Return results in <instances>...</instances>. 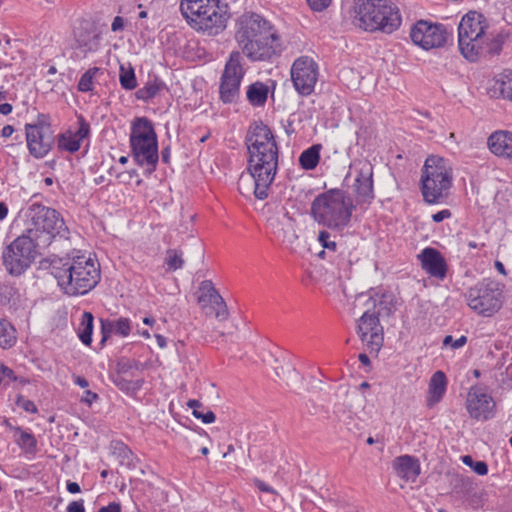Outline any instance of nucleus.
<instances>
[{
  "label": "nucleus",
  "mask_w": 512,
  "mask_h": 512,
  "mask_svg": "<svg viewBox=\"0 0 512 512\" xmlns=\"http://www.w3.org/2000/svg\"><path fill=\"white\" fill-rule=\"evenodd\" d=\"M171 149L169 146L164 147L161 152L162 162L168 164L170 162Z\"/></svg>",
  "instance_id": "59"
},
{
  "label": "nucleus",
  "mask_w": 512,
  "mask_h": 512,
  "mask_svg": "<svg viewBox=\"0 0 512 512\" xmlns=\"http://www.w3.org/2000/svg\"><path fill=\"white\" fill-rule=\"evenodd\" d=\"M255 486L261 491V492H265V493H270V494H276V491L274 488H272L271 486H269L268 484H266L264 481L262 480H259V479H256L255 480Z\"/></svg>",
  "instance_id": "55"
},
{
  "label": "nucleus",
  "mask_w": 512,
  "mask_h": 512,
  "mask_svg": "<svg viewBox=\"0 0 512 512\" xmlns=\"http://www.w3.org/2000/svg\"><path fill=\"white\" fill-rule=\"evenodd\" d=\"M113 383L122 391H128L131 388V381L119 375L113 378Z\"/></svg>",
  "instance_id": "51"
},
{
  "label": "nucleus",
  "mask_w": 512,
  "mask_h": 512,
  "mask_svg": "<svg viewBox=\"0 0 512 512\" xmlns=\"http://www.w3.org/2000/svg\"><path fill=\"white\" fill-rule=\"evenodd\" d=\"M467 343V337L462 335L460 338L454 340L451 335H446L443 339V347H450L451 349H459Z\"/></svg>",
  "instance_id": "46"
},
{
  "label": "nucleus",
  "mask_w": 512,
  "mask_h": 512,
  "mask_svg": "<svg viewBox=\"0 0 512 512\" xmlns=\"http://www.w3.org/2000/svg\"><path fill=\"white\" fill-rule=\"evenodd\" d=\"M26 217L29 224L24 233L42 249L49 247L56 238H69V228L60 213L53 208L32 203L27 208Z\"/></svg>",
  "instance_id": "5"
},
{
  "label": "nucleus",
  "mask_w": 512,
  "mask_h": 512,
  "mask_svg": "<svg viewBox=\"0 0 512 512\" xmlns=\"http://www.w3.org/2000/svg\"><path fill=\"white\" fill-rule=\"evenodd\" d=\"M466 408L471 418L487 421L494 418L496 403L482 387L472 386L467 395Z\"/></svg>",
  "instance_id": "18"
},
{
  "label": "nucleus",
  "mask_w": 512,
  "mask_h": 512,
  "mask_svg": "<svg viewBox=\"0 0 512 512\" xmlns=\"http://www.w3.org/2000/svg\"><path fill=\"white\" fill-rule=\"evenodd\" d=\"M17 341L16 329L6 319H0V347L11 348Z\"/></svg>",
  "instance_id": "35"
},
{
  "label": "nucleus",
  "mask_w": 512,
  "mask_h": 512,
  "mask_svg": "<svg viewBox=\"0 0 512 512\" xmlns=\"http://www.w3.org/2000/svg\"><path fill=\"white\" fill-rule=\"evenodd\" d=\"M74 383L76 385L80 386L81 388H86L89 386L88 380L82 376H75Z\"/></svg>",
  "instance_id": "60"
},
{
  "label": "nucleus",
  "mask_w": 512,
  "mask_h": 512,
  "mask_svg": "<svg viewBox=\"0 0 512 512\" xmlns=\"http://www.w3.org/2000/svg\"><path fill=\"white\" fill-rule=\"evenodd\" d=\"M8 214V207L5 203L0 202V221L4 220Z\"/></svg>",
  "instance_id": "64"
},
{
  "label": "nucleus",
  "mask_w": 512,
  "mask_h": 512,
  "mask_svg": "<svg viewBox=\"0 0 512 512\" xmlns=\"http://www.w3.org/2000/svg\"><path fill=\"white\" fill-rule=\"evenodd\" d=\"M282 228L275 231L277 237L282 238V242L284 244L292 246L294 242L298 239L294 229H293V220L288 216V212L283 210L282 213Z\"/></svg>",
  "instance_id": "33"
},
{
  "label": "nucleus",
  "mask_w": 512,
  "mask_h": 512,
  "mask_svg": "<svg viewBox=\"0 0 512 512\" xmlns=\"http://www.w3.org/2000/svg\"><path fill=\"white\" fill-rule=\"evenodd\" d=\"M67 490L71 494H76L81 491L79 484L71 481L67 482Z\"/></svg>",
  "instance_id": "58"
},
{
  "label": "nucleus",
  "mask_w": 512,
  "mask_h": 512,
  "mask_svg": "<svg viewBox=\"0 0 512 512\" xmlns=\"http://www.w3.org/2000/svg\"><path fill=\"white\" fill-rule=\"evenodd\" d=\"M356 204L344 190L334 188L314 198L311 203V216L320 225L341 232L350 223Z\"/></svg>",
  "instance_id": "3"
},
{
  "label": "nucleus",
  "mask_w": 512,
  "mask_h": 512,
  "mask_svg": "<svg viewBox=\"0 0 512 512\" xmlns=\"http://www.w3.org/2000/svg\"><path fill=\"white\" fill-rule=\"evenodd\" d=\"M130 147L134 161L151 174L159 160L158 139L153 123L147 117L136 118L131 125Z\"/></svg>",
  "instance_id": "9"
},
{
  "label": "nucleus",
  "mask_w": 512,
  "mask_h": 512,
  "mask_svg": "<svg viewBox=\"0 0 512 512\" xmlns=\"http://www.w3.org/2000/svg\"><path fill=\"white\" fill-rule=\"evenodd\" d=\"M380 316L368 308L358 321L357 333L361 340L375 351L383 345V327L380 324Z\"/></svg>",
  "instance_id": "20"
},
{
  "label": "nucleus",
  "mask_w": 512,
  "mask_h": 512,
  "mask_svg": "<svg viewBox=\"0 0 512 512\" xmlns=\"http://www.w3.org/2000/svg\"><path fill=\"white\" fill-rule=\"evenodd\" d=\"M67 512H85L83 500L71 502L67 506Z\"/></svg>",
  "instance_id": "53"
},
{
  "label": "nucleus",
  "mask_w": 512,
  "mask_h": 512,
  "mask_svg": "<svg viewBox=\"0 0 512 512\" xmlns=\"http://www.w3.org/2000/svg\"><path fill=\"white\" fill-rule=\"evenodd\" d=\"M264 39L257 37L253 40L239 42L238 45L242 53L252 62L270 61L273 57L280 55L282 45L279 35L272 33L263 36Z\"/></svg>",
  "instance_id": "13"
},
{
  "label": "nucleus",
  "mask_w": 512,
  "mask_h": 512,
  "mask_svg": "<svg viewBox=\"0 0 512 512\" xmlns=\"http://www.w3.org/2000/svg\"><path fill=\"white\" fill-rule=\"evenodd\" d=\"M468 306L477 314L491 317L502 307V290L500 284L491 279H484L471 287L465 294Z\"/></svg>",
  "instance_id": "11"
},
{
  "label": "nucleus",
  "mask_w": 512,
  "mask_h": 512,
  "mask_svg": "<svg viewBox=\"0 0 512 512\" xmlns=\"http://www.w3.org/2000/svg\"><path fill=\"white\" fill-rule=\"evenodd\" d=\"M155 338L160 348H165L167 346L166 338L163 335L156 334Z\"/></svg>",
  "instance_id": "63"
},
{
  "label": "nucleus",
  "mask_w": 512,
  "mask_h": 512,
  "mask_svg": "<svg viewBox=\"0 0 512 512\" xmlns=\"http://www.w3.org/2000/svg\"><path fill=\"white\" fill-rule=\"evenodd\" d=\"M318 241L323 249L327 250L328 253L334 254L337 251V243L331 239V234L328 231H320L318 234Z\"/></svg>",
  "instance_id": "42"
},
{
  "label": "nucleus",
  "mask_w": 512,
  "mask_h": 512,
  "mask_svg": "<svg viewBox=\"0 0 512 512\" xmlns=\"http://www.w3.org/2000/svg\"><path fill=\"white\" fill-rule=\"evenodd\" d=\"M15 380H16V377L14 375L13 370L0 362V385L1 384H9Z\"/></svg>",
  "instance_id": "47"
},
{
  "label": "nucleus",
  "mask_w": 512,
  "mask_h": 512,
  "mask_svg": "<svg viewBox=\"0 0 512 512\" xmlns=\"http://www.w3.org/2000/svg\"><path fill=\"white\" fill-rule=\"evenodd\" d=\"M14 132V127L11 125H6L2 128L1 135L5 138L10 137Z\"/></svg>",
  "instance_id": "62"
},
{
  "label": "nucleus",
  "mask_w": 512,
  "mask_h": 512,
  "mask_svg": "<svg viewBox=\"0 0 512 512\" xmlns=\"http://www.w3.org/2000/svg\"><path fill=\"white\" fill-rule=\"evenodd\" d=\"M355 12L357 26L368 32L391 34L402 23L398 6L390 0H358Z\"/></svg>",
  "instance_id": "6"
},
{
  "label": "nucleus",
  "mask_w": 512,
  "mask_h": 512,
  "mask_svg": "<svg viewBox=\"0 0 512 512\" xmlns=\"http://www.w3.org/2000/svg\"><path fill=\"white\" fill-rule=\"evenodd\" d=\"M200 295L198 304L206 315L214 316L219 321H224L229 316L226 303L214 287L211 280H204L199 285Z\"/></svg>",
  "instance_id": "17"
},
{
  "label": "nucleus",
  "mask_w": 512,
  "mask_h": 512,
  "mask_svg": "<svg viewBox=\"0 0 512 512\" xmlns=\"http://www.w3.org/2000/svg\"><path fill=\"white\" fill-rule=\"evenodd\" d=\"M25 130L29 153L36 159L44 158L54 145V131H39L29 128H25Z\"/></svg>",
  "instance_id": "22"
},
{
  "label": "nucleus",
  "mask_w": 512,
  "mask_h": 512,
  "mask_svg": "<svg viewBox=\"0 0 512 512\" xmlns=\"http://www.w3.org/2000/svg\"><path fill=\"white\" fill-rule=\"evenodd\" d=\"M17 295V289L10 284H0V299L2 302L8 303Z\"/></svg>",
  "instance_id": "45"
},
{
  "label": "nucleus",
  "mask_w": 512,
  "mask_h": 512,
  "mask_svg": "<svg viewBox=\"0 0 512 512\" xmlns=\"http://www.w3.org/2000/svg\"><path fill=\"white\" fill-rule=\"evenodd\" d=\"M124 29V19L121 16H116L111 24L113 32L121 31Z\"/></svg>",
  "instance_id": "56"
},
{
  "label": "nucleus",
  "mask_w": 512,
  "mask_h": 512,
  "mask_svg": "<svg viewBox=\"0 0 512 512\" xmlns=\"http://www.w3.org/2000/svg\"><path fill=\"white\" fill-rule=\"evenodd\" d=\"M164 262L170 271L181 269L184 265L183 252L179 249H168Z\"/></svg>",
  "instance_id": "39"
},
{
  "label": "nucleus",
  "mask_w": 512,
  "mask_h": 512,
  "mask_svg": "<svg viewBox=\"0 0 512 512\" xmlns=\"http://www.w3.org/2000/svg\"><path fill=\"white\" fill-rule=\"evenodd\" d=\"M307 3L313 11H323L330 5L331 0H307Z\"/></svg>",
  "instance_id": "49"
},
{
  "label": "nucleus",
  "mask_w": 512,
  "mask_h": 512,
  "mask_svg": "<svg viewBox=\"0 0 512 512\" xmlns=\"http://www.w3.org/2000/svg\"><path fill=\"white\" fill-rule=\"evenodd\" d=\"M100 323L102 336L100 344L102 346L110 338L111 334H115L120 337H127L129 336L132 328L130 319L125 317H120L115 320L101 318Z\"/></svg>",
  "instance_id": "25"
},
{
  "label": "nucleus",
  "mask_w": 512,
  "mask_h": 512,
  "mask_svg": "<svg viewBox=\"0 0 512 512\" xmlns=\"http://www.w3.org/2000/svg\"><path fill=\"white\" fill-rule=\"evenodd\" d=\"M15 442L26 453L35 454L37 441L33 434L23 431L20 427H14Z\"/></svg>",
  "instance_id": "34"
},
{
  "label": "nucleus",
  "mask_w": 512,
  "mask_h": 512,
  "mask_svg": "<svg viewBox=\"0 0 512 512\" xmlns=\"http://www.w3.org/2000/svg\"><path fill=\"white\" fill-rule=\"evenodd\" d=\"M98 399V394L92 392L91 390H86L84 395L81 398V402L91 405L94 401Z\"/></svg>",
  "instance_id": "54"
},
{
  "label": "nucleus",
  "mask_w": 512,
  "mask_h": 512,
  "mask_svg": "<svg viewBox=\"0 0 512 512\" xmlns=\"http://www.w3.org/2000/svg\"><path fill=\"white\" fill-rule=\"evenodd\" d=\"M471 469L481 476H484L488 473V465L485 461H475Z\"/></svg>",
  "instance_id": "50"
},
{
  "label": "nucleus",
  "mask_w": 512,
  "mask_h": 512,
  "mask_svg": "<svg viewBox=\"0 0 512 512\" xmlns=\"http://www.w3.org/2000/svg\"><path fill=\"white\" fill-rule=\"evenodd\" d=\"M17 405L20 406L22 409H24L26 412H29V413L37 412V407H36L35 403L31 400L25 399L24 397L18 398Z\"/></svg>",
  "instance_id": "48"
},
{
  "label": "nucleus",
  "mask_w": 512,
  "mask_h": 512,
  "mask_svg": "<svg viewBox=\"0 0 512 512\" xmlns=\"http://www.w3.org/2000/svg\"><path fill=\"white\" fill-rule=\"evenodd\" d=\"M166 87L165 83L154 76L150 78L143 87L137 90L136 97L142 101H149L153 99L160 91Z\"/></svg>",
  "instance_id": "30"
},
{
  "label": "nucleus",
  "mask_w": 512,
  "mask_h": 512,
  "mask_svg": "<svg viewBox=\"0 0 512 512\" xmlns=\"http://www.w3.org/2000/svg\"><path fill=\"white\" fill-rule=\"evenodd\" d=\"M453 182V170L443 157L429 156L422 168L420 190L423 200L429 204L443 203L449 196Z\"/></svg>",
  "instance_id": "7"
},
{
  "label": "nucleus",
  "mask_w": 512,
  "mask_h": 512,
  "mask_svg": "<svg viewBox=\"0 0 512 512\" xmlns=\"http://www.w3.org/2000/svg\"><path fill=\"white\" fill-rule=\"evenodd\" d=\"M396 474L407 481H415L420 474V464L417 458L410 455L397 457L393 462Z\"/></svg>",
  "instance_id": "26"
},
{
  "label": "nucleus",
  "mask_w": 512,
  "mask_h": 512,
  "mask_svg": "<svg viewBox=\"0 0 512 512\" xmlns=\"http://www.w3.org/2000/svg\"><path fill=\"white\" fill-rule=\"evenodd\" d=\"M239 51H232L220 77L219 96L225 103H234L240 95V85L245 75Z\"/></svg>",
  "instance_id": "12"
},
{
  "label": "nucleus",
  "mask_w": 512,
  "mask_h": 512,
  "mask_svg": "<svg viewBox=\"0 0 512 512\" xmlns=\"http://www.w3.org/2000/svg\"><path fill=\"white\" fill-rule=\"evenodd\" d=\"M102 73L98 67L89 68L80 78L78 82V90L80 92H90L93 90L94 78L97 74Z\"/></svg>",
  "instance_id": "40"
},
{
  "label": "nucleus",
  "mask_w": 512,
  "mask_h": 512,
  "mask_svg": "<svg viewBox=\"0 0 512 512\" xmlns=\"http://www.w3.org/2000/svg\"><path fill=\"white\" fill-rule=\"evenodd\" d=\"M487 145L494 155L512 158V132L506 130L493 132L488 138Z\"/></svg>",
  "instance_id": "24"
},
{
  "label": "nucleus",
  "mask_w": 512,
  "mask_h": 512,
  "mask_svg": "<svg viewBox=\"0 0 512 512\" xmlns=\"http://www.w3.org/2000/svg\"><path fill=\"white\" fill-rule=\"evenodd\" d=\"M25 128L36 129L39 131H53L50 123V117L47 114H39L36 122L34 124H26Z\"/></svg>",
  "instance_id": "43"
},
{
  "label": "nucleus",
  "mask_w": 512,
  "mask_h": 512,
  "mask_svg": "<svg viewBox=\"0 0 512 512\" xmlns=\"http://www.w3.org/2000/svg\"><path fill=\"white\" fill-rule=\"evenodd\" d=\"M78 123L79 128L76 132H72V135L81 144L82 140L89 135L90 125L82 116L78 118Z\"/></svg>",
  "instance_id": "44"
},
{
  "label": "nucleus",
  "mask_w": 512,
  "mask_h": 512,
  "mask_svg": "<svg viewBox=\"0 0 512 512\" xmlns=\"http://www.w3.org/2000/svg\"><path fill=\"white\" fill-rule=\"evenodd\" d=\"M410 37L415 45L429 50L443 46L447 41L448 32L443 24L419 20L412 26Z\"/></svg>",
  "instance_id": "14"
},
{
  "label": "nucleus",
  "mask_w": 512,
  "mask_h": 512,
  "mask_svg": "<svg viewBox=\"0 0 512 512\" xmlns=\"http://www.w3.org/2000/svg\"><path fill=\"white\" fill-rule=\"evenodd\" d=\"M51 273L69 296L84 295L100 281L99 263L85 255L54 259Z\"/></svg>",
  "instance_id": "2"
},
{
  "label": "nucleus",
  "mask_w": 512,
  "mask_h": 512,
  "mask_svg": "<svg viewBox=\"0 0 512 512\" xmlns=\"http://www.w3.org/2000/svg\"><path fill=\"white\" fill-rule=\"evenodd\" d=\"M321 144H314L304 150L299 156V164L305 170H313L320 161Z\"/></svg>",
  "instance_id": "32"
},
{
  "label": "nucleus",
  "mask_w": 512,
  "mask_h": 512,
  "mask_svg": "<svg viewBox=\"0 0 512 512\" xmlns=\"http://www.w3.org/2000/svg\"><path fill=\"white\" fill-rule=\"evenodd\" d=\"M357 172L354 184L353 192L355 193L354 203L364 204L371 203L374 199L373 189V165L368 160H359L354 164Z\"/></svg>",
  "instance_id": "19"
},
{
  "label": "nucleus",
  "mask_w": 512,
  "mask_h": 512,
  "mask_svg": "<svg viewBox=\"0 0 512 512\" xmlns=\"http://www.w3.org/2000/svg\"><path fill=\"white\" fill-rule=\"evenodd\" d=\"M93 321L94 317L92 313L85 311L78 328V336L81 342L87 346L92 343Z\"/></svg>",
  "instance_id": "36"
},
{
  "label": "nucleus",
  "mask_w": 512,
  "mask_h": 512,
  "mask_svg": "<svg viewBox=\"0 0 512 512\" xmlns=\"http://www.w3.org/2000/svg\"><path fill=\"white\" fill-rule=\"evenodd\" d=\"M486 19L477 11H469L465 14L458 26V45L461 54L470 62L477 61L486 52L498 53L501 49L498 43L495 48L486 47L485 31Z\"/></svg>",
  "instance_id": "8"
},
{
  "label": "nucleus",
  "mask_w": 512,
  "mask_h": 512,
  "mask_svg": "<svg viewBox=\"0 0 512 512\" xmlns=\"http://www.w3.org/2000/svg\"><path fill=\"white\" fill-rule=\"evenodd\" d=\"M180 11L192 28L209 36L222 33L230 18L228 5L220 0H181Z\"/></svg>",
  "instance_id": "4"
},
{
  "label": "nucleus",
  "mask_w": 512,
  "mask_h": 512,
  "mask_svg": "<svg viewBox=\"0 0 512 512\" xmlns=\"http://www.w3.org/2000/svg\"><path fill=\"white\" fill-rule=\"evenodd\" d=\"M41 250L43 249L23 233L3 249L2 264L7 273L19 277L31 267Z\"/></svg>",
  "instance_id": "10"
},
{
  "label": "nucleus",
  "mask_w": 512,
  "mask_h": 512,
  "mask_svg": "<svg viewBox=\"0 0 512 512\" xmlns=\"http://www.w3.org/2000/svg\"><path fill=\"white\" fill-rule=\"evenodd\" d=\"M272 33L277 32L269 21L259 14L246 13L237 21L235 39L237 43L244 42L246 40H253L257 37L264 39L263 36Z\"/></svg>",
  "instance_id": "16"
},
{
  "label": "nucleus",
  "mask_w": 512,
  "mask_h": 512,
  "mask_svg": "<svg viewBox=\"0 0 512 512\" xmlns=\"http://www.w3.org/2000/svg\"><path fill=\"white\" fill-rule=\"evenodd\" d=\"M188 407L192 409V414L195 418L200 419L205 424L213 423L216 419L214 412L211 410L202 411L203 405L200 401L191 399L187 403Z\"/></svg>",
  "instance_id": "38"
},
{
  "label": "nucleus",
  "mask_w": 512,
  "mask_h": 512,
  "mask_svg": "<svg viewBox=\"0 0 512 512\" xmlns=\"http://www.w3.org/2000/svg\"><path fill=\"white\" fill-rule=\"evenodd\" d=\"M488 92L493 98L512 102V69H504L496 74Z\"/></svg>",
  "instance_id": "23"
},
{
  "label": "nucleus",
  "mask_w": 512,
  "mask_h": 512,
  "mask_svg": "<svg viewBox=\"0 0 512 512\" xmlns=\"http://www.w3.org/2000/svg\"><path fill=\"white\" fill-rule=\"evenodd\" d=\"M452 213L449 209L441 210L435 214L432 215V220L436 223H440L445 219L451 218Z\"/></svg>",
  "instance_id": "52"
},
{
  "label": "nucleus",
  "mask_w": 512,
  "mask_h": 512,
  "mask_svg": "<svg viewBox=\"0 0 512 512\" xmlns=\"http://www.w3.org/2000/svg\"><path fill=\"white\" fill-rule=\"evenodd\" d=\"M13 107L9 103L0 104V114L8 115L12 112Z\"/></svg>",
  "instance_id": "61"
},
{
  "label": "nucleus",
  "mask_w": 512,
  "mask_h": 512,
  "mask_svg": "<svg viewBox=\"0 0 512 512\" xmlns=\"http://www.w3.org/2000/svg\"><path fill=\"white\" fill-rule=\"evenodd\" d=\"M80 146L81 144L73 137L71 130L57 136V147L61 151L75 153L80 149Z\"/></svg>",
  "instance_id": "37"
},
{
  "label": "nucleus",
  "mask_w": 512,
  "mask_h": 512,
  "mask_svg": "<svg viewBox=\"0 0 512 512\" xmlns=\"http://www.w3.org/2000/svg\"><path fill=\"white\" fill-rule=\"evenodd\" d=\"M291 79L300 95H310L318 79L317 63L306 56L296 59L291 67Z\"/></svg>",
  "instance_id": "15"
},
{
  "label": "nucleus",
  "mask_w": 512,
  "mask_h": 512,
  "mask_svg": "<svg viewBox=\"0 0 512 512\" xmlns=\"http://www.w3.org/2000/svg\"><path fill=\"white\" fill-rule=\"evenodd\" d=\"M421 268L431 277L444 280L448 265L443 255L436 248L426 247L417 255Z\"/></svg>",
  "instance_id": "21"
},
{
  "label": "nucleus",
  "mask_w": 512,
  "mask_h": 512,
  "mask_svg": "<svg viewBox=\"0 0 512 512\" xmlns=\"http://www.w3.org/2000/svg\"><path fill=\"white\" fill-rule=\"evenodd\" d=\"M447 380L444 372L436 371L430 381L428 387L427 406L433 407L441 401L446 392Z\"/></svg>",
  "instance_id": "27"
},
{
  "label": "nucleus",
  "mask_w": 512,
  "mask_h": 512,
  "mask_svg": "<svg viewBox=\"0 0 512 512\" xmlns=\"http://www.w3.org/2000/svg\"><path fill=\"white\" fill-rule=\"evenodd\" d=\"M268 92V86L263 82L257 81L248 86L246 97L252 106L260 107L266 103Z\"/></svg>",
  "instance_id": "29"
},
{
  "label": "nucleus",
  "mask_w": 512,
  "mask_h": 512,
  "mask_svg": "<svg viewBox=\"0 0 512 512\" xmlns=\"http://www.w3.org/2000/svg\"><path fill=\"white\" fill-rule=\"evenodd\" d=\"M371 311L380 317L390 316L396 310L395 297L391 292L375 293L370 297Z\"/></svg>",
  "instance_id": "28"
},
{
  "label": "nucleus",
  "mask_w": 512,
  "mask_h": 512,
  "mask_svg": "<svg viewBox=\"0 0 512 512\" xmlns=\"http://www.w3.org/2000/svg\"><path fill=\"white\" fill-rule=\"evenodd\" d=\"M76 42L79 48L85 52H93L99 48L100 34L96 31H78L75 33Z\"/></svg>",
  "instance_id": "31"
},
{
  "label": "nucleus",
  "mask_w": 512,
  "mask_h": 512,
  "mask_svg": "<svg viewBox=\"0 0 512 512\" xmlns=\"http://www.w3.org/2000/svg\"><path fill=\"white\" fill-rule=\"evenodd\" d=\"M248 171L254 179V195L259 200L268 197V189L278 169L279 147L270 127L262 121L253 122L247 131Z\"/></svg>",
  "instance_id": "1"
},
{
  "label": "nucleus",
  "mask_w": 512,
  "mask_h": 512,
  "mask_svg": "<svg viewBox=\"0 0 512 512\" xmlns=\"http://www.w3.org/2000/svg\"><path fill=\"white\" fill-rule=\"evenodd\" d=\"M98 512H121V506L119 503L112 502L107 506L101 507Z\"/></svg>",
  "instance_id": "57"
},
{
  "label": "nucleus",
  "mask_w": 512,
  "mask_h": 512,
  "mask_svg": "<svg viewBox=\"0 0 512 512\" xmlns=\"http://www.w3.org/2000/svg\"><path fill=\"white\" fill-rule=\"evenodd\" d=\"M119 81L122 88L126 90H133L137 86L136 76L133 68L125 69L120 67Z\"/></svg>",
  "instance_id": "41"
}]
</instances>
